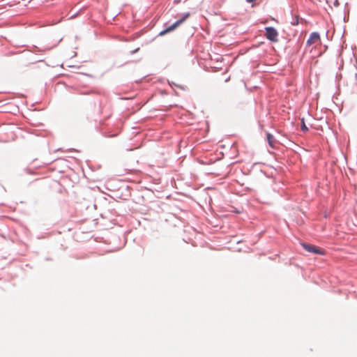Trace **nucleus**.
<instances>
[{
    "label": "nucleus",
    "mask_w": 357,
    "mask_h": 357,
    "mask_svg": "<svg viewBox=\"0 0 357 357\" xmlns=\"http://www.w3.org/2000/svg\"><path fill=\"white\" fill-rule=\"evenodd\" d=\"M266 38L272 42L278 41V33L277 30L273 27H266Z\"/></svg>",
    "instance_id": "obj_1"
},
{
    "label": "nucleus",
    "mask_w": 357,
    "mask_h": 357,
    "mask_svg": "<svg viewBox=\"0 0 357 357\" xmlns=\"http://www.w3.org/2000/svg\"><path fill=\"white\" fill-rule=\"evenodd\" d=\"M301 245H302L303 248L306 251H307L309 252L321 255H324L325 254V252L322 249H320L314 245L306 244V243H302Z\"/></svg>",
    "instance_id": "obj_2"
},
{
    "label": "nucleus",
    "mask_w": 357,
    "mask_h": 357,
    "mask_svg": "<svg viewBox=\"0 0 357 357\" xmlns=\"http://www.w3.org/2000/svg\"><path fill=\"white\" fill-rule=\"evenodd\" d=\"M188 17V14L186 15L185 17H183V18H181V20H177L176 22H174L172 25L169 26V27H167V29H165V30L162 31L160 33V36H163L173 30H174L176 28H177L183 22L185 21V20Z\"/></svg>",
    "instance_id": "obj_3"
},
{
    "label": "nucleus",
    "mask_w": 357,
    "mask_h": 357,
    "mask_svg": "<svg viewBox=\"0 0 357 357\" xmlns=\"http://www.w3.org/2000/svg\"><path fill=\"white\" fill-rule=\"evenodd\" d=\"M321 42L320 36L317 32H313L310 34L309 38L307 40V45H317Z\"/></svg>",
    "instance_id": "obj_4"
},
{
    "label": "nucleus",
    "mask_w": 357,
    "mask_h": 357,
    "mask_svg": "<svg viewBox=\"0 0 357 357\" xmlns=\"http://www.w3.org/2000/svg\"><path fill=\"white\" fill-rule=\"evenodd\" d=\"M266 138L269 146L271 148H275L278 144V141L275 139L274 136L270 133H267Z\"/></svg>",
    "instance_id": "obj_5"
},
{
    "label": "nucleus",
    "mask_w": 357,
    "mask_h": 357,
    "mask_svg": "<svg viewBox=\"0 0 357 357\" xmlns=\"http://www.w3.org/2000/svg\"><path fill=\"white\" fill-rule=\"evenodd\" d=\"M301 130L303 131V132H306L308 129L307 128V126H305V122H304V119H303L301 120Z\"/></svg>",
    "instance_id": "obj_6"
}]
</instances>
